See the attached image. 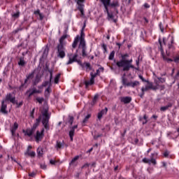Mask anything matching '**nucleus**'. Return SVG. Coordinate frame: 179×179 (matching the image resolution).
<instances>
[{
	"label": "nucleus",
	"instance_id": "1",
	"mask_svg": "<svg viewBox=\"0 0 179 179\" xmlns=\"http://www.w3.org/2000/svg\"><path fill=\"white\" fill-rule=\"evenodd\" d=\"M121 58L122 59L116 62V66H117L119 69L122 68L123 72H129L130 69H136V71H139V57L136 60V67L132 64V62H134V59L132 58L128 59V58H129V54L125 53L121 55Z\"/></svg>",
	"mask_w": 179,
	"mask_h": 179
},
{
	"label": "nucleus",
	"instance_id": "2",
	"mask_svg": "<svg viewBox=\"0 0 179 179\" xmlns=\"http://www.w3.org/2000/svg\"><path fill=\"white\" fill-rule=\"evenodd\" d=\"M78 50H81L82 57L84 58L87 57V53H86V51H87V47L86 46V40H85V32H83V28L81 30L80 36L77 35L74 38V41L72 43V48L73 49L76 48V47H78Z\"/></svg>",
	"mask_w": 179,
	"mask_h": 179
},
{
	"label": "nucleus",
	"instance_id": "3",
	"mask_svg": "<svg viewBox=\"0 0 179 179\" xmlns=\"http://www.w3.org/2000/svg\"><path fill=\"white\" fill-rule=\"evenodd\" d=\"M42 115V124L46 129V131H50V118H51V115L48 113V108H44L41 111Z\"/></svg>",
	"mask_w": 179,
	"mask_h": 179
},
{
	"label": "nucleus",
	"instance_id": "4",
	"mask_svg": "<svg viewBox=\"0 0 179 179\" xmlns=\"http://www.w3.org/2000/svg\"><path fill=\"white\" fill-rule=\"evenodd\" d=\"M156 159H157V153L154 152L151 154L150 159L148 158H144L143 159L142 162L143 163H145V164H153L154 166H156L157 164Z\"/></svg>",
	"mask_w": 179,
	"mask_h": 179
},
{
	"label": "nucleus",
	"instance_id": "5",
	"mask_svg": "<svg viewBox=\"0 0 179 179\" xmlns=\"http://www.w3.org/2000/svg\"><path fill=\"white\" fill-rule=\"evenodd\" d=\"M78 50L77 49L76 54L68 55L69 61L66 62V65H71L73 64V62H77L78 65H79V62H81L82 60L78 59Z\"/></svg>",
	"mask_w": 179,
	"mask_h": 179
},
{
	"label": "nucleus",
	"instance_id": "6",
	"mask_svg": "<svg viewBox=\"0 0 179 179\" xmlns=\"http://www.w3.org/2000/svg\"><path fill=\"white\" fill-rule=\"evenodd\" d=\"M57 57L64 59L65 58L66 54L65 53V47L64 45H57Z\"/></svg>",
	"mask_w": 179,
	"mask_h": 179
},
{
	"label": "nucleus",
	"instance_id": "7",
	"mask_svg": "<svg viewBox=\"0 0 179 179\" xmlns=\"http://www.w3.org/2000/svg\"><path fill=\"white\" fill-rule=\"evenodd\" d=\"M78 65L81 66L83 71H85L86 72H89L93 69L92 64L90 62H84L83 63L81 62H78Z\"/></svg>",
	"mask_w": 179,
	"mask_h": 179
},
{
	"label": "nucleus",
	"instance_id": "8",
	"mask_svg": "<svg viewBox=\"0 0 179 179\" xmlns=\"http://www.w3.org/2000/svg\"><path fill=\"white\" fill-rule=\"evenodd\" d=\"M128 80L126 78H122V83L123 86H127L130 87H136V86H139L140 83L139 81H134V82H129L127 83Z\"/></svg>",
	"mask_w": 179,
	"mask_h": 179
},
{
	"label": "nucleus",
	"instance_id": "9",
	"mask_svg": "<svg viewBox=\"0 0 179 179\" xmlns=\"http://www.w3.org/2000/svg\"><path fill=\"white\" fill-rule=\"evenodd\" d=\"M85 0H77L76 1L78 5L77 9L80 12L81 16H85Z\"/></svg>",
	"mask_w": 179,
	"mask_h": 179
},
{
	"label": "nucleus",
	"instance_id": "10",
	"mask_svg": "<svg viewBox=\"0 0 179 179\" xmlns=\"http://www.w3.org/2000/svg\"><path fill=\"white\" fill-rule=\"evenodd\" d=\"M100 2H101L103 6L105 3H108L107 8H108V6H111L112 8H118L120 6V3L118 1L111 3V0H100Z\"/></svg>",
	"mask_w": 179,
	"mask_h": 179
},
{
	"label": "nucleus",
	"instance_id": "11",
	"mask_svg": "<svg viewBox=\"0 0 179 179\" xmlns=\"http://www.w3.org/2000/svg\"><path fill=\"white\" fill-rule=\"evenodd\" d=\"M45 131V130L44 129V128H43L41 131H36L35 140H36V142H37V143H38V142H41V141H43V138H44Z\"/></svg>",
	"mask_w": 179,
	"mask_h": 179
},
{
	"label": "nucleus",
	"instance_id": "12",
	"mask_svg": "<svg viewBox=\"0 0 179 179\" xmlns=\"http://www.w3.org/2000/svg\"><path fill=\"white\" fill-rule=\"evenodd\" d=\"M40 93H41V91L34 87L32 90L29 89L27 90V92H25V96H27L28 99H30V97H31V96H33L34 94Z\"/></svg>",
	"mask_w": 179,
	"mask_h": 179
},
{
	"label": "nucleus",
	"instance_id": "13",
	"mask_svg": "<svg viewBox=\"0 0 179 179\" xmlns=\"http://www.w3.org/2000/svg\"><path fill=\"white\" fill-rule=\"evenodd\" d=\"M5 101H10V103H12V104H15L16 103V96H15L11 93L7 94V95L6 96V99L4 100V102Z\"/></svg>",
	"mask_w": 179,
	"mask_h": 179
},
{
	"label": "nucleus",
	"instance_id": "14",
	"mask_svg": "<svg viewBox=\"0 0 179 179\" xmlns=\"http://www.w3.org/2000/svg\"><path fill=\"white\" fill-rule=\"evenodd\" d=\"M108 5V3H104V13H107V19L108 20H112L113 19H114V14H113V13H110L108 10V8H107V6Z\"/></svg>",
	"mask_w": 179,
	"mask_h": 179
},
{
	"label": "nucleus",
	"instance_id": "15",
	"mask_svg": "<svg viewBox=\"0 0 179 179\" xmlns=\"http://www.w3.org/2000/svg\"><path fill=\"white\" fill-rule=\"evenodd\" d=\"M90 76H91L90 80L85 82V85L87 87L92 86V85H94V79H95L96 76H97L96 73H93V72H91Z\"/></svg>",
	"mask_w": 179,
	"mask_h": 179
},
{
	"label": "nucleus",
	"instance_id": "16",
	"mask_svg": "<svg viewBox=\"0 0 179 179\" xmlns=\"http://www.w3.org/2000/svg\"><path fill=\"white\" fill-rule=\"evenodd\" d=\"M78 124L74 125L71 128V130L69 131V135L70 136V139L71 142H73V136H75V129H77Z\"/></svg>",
	"mask_w": 179,
	"mask_h": 179
},
{
	"label": "nucleus",
	"instance_id": "17",
	"mask_svg": "<svg viewBox=\"0 0 179 179\" xmlns=\"http://www.w3.org/2000/svg\"><path fill=\"white\" fill-rule=\"evenodd\" d=\"M34 78V73H29L27 76V78L24 80V83L22 84L20 86V90H22V89H23V87H24V85H26V83H27L28 80H29V79H33Z\"/></svg>",
	"mask_w": 179,
	"mask_h": 179
},
{
	"label": "nucleus",
	"instance_id": "18",
	"mask_svg": "<svg viewBox=\"0 0 179 179\" xmlns=\"http://www.w3.org/2000/svg\"><path fill=\"white\" fill-rule=\"evenodd\" d=\"M121 103H124V104H129L131 101H132V97L131 96H122L120 97Z\"/></svg>",
	"mask_w": 179,
	"mask_h": 179
},
{
	"label": "nucleus",
	"instance_id": "19",
	"mask_svg": "<svg viewBox=\"0 0 179 179\" xmlns=\"http://www.w3.org/2000/svg\"><path fill=\"white\" fill-rule=\"evenodd\" d=\"M6 108H8V105L5 103V101H2L0 112L2 113V114H8V111L6 110Z\"/></svg>",
	"mask_w": 179,
	"mask_h": 179
},
{
	"label": "nucleus",
	"instance_id": "20",
	"mask_svg": "<svg viewBox=\"0 0 179 179\" xmlns=\"http://www.w3.org/2000/svg\"><path fill=\"white\" fill-rule=\"evenodd\" d=\"M108 111V108H105L104 109L101 110L99 113H98V115H97V117H98V120H101V118H103V115H106V114H107Z\"/></svg>",
	"mask_w": 179,
	"mask_h": 179
},
{
	"label": "nucleus",
	"instance_id": "21",
	"mask_svg": "<svg viewBox=\"0 0 179 179\" xmlns=\"http://www.w3.org/2000/svg\"><path fill=\"white\" fill-rule=\"evenodd\" d=\"M19 128V124L15 122L13 127L10 129L12 136H16V130Z\"/></svg>",
	"mask_w": 179,
	"mask_h": 179
},
{
	"label": "nucleus",
	"instance_id": "22",
	"mask_svg": "<svg viewBox=\"0 0 179 179\" xmlns=\"http://www.w3.org/2000/svg\"><path fill=\"white\" fill-rule=\"evenodd\" d=\"M36 152H37L38 157H43L44 155V148L41 147H38Z\"/></svg>",
	"mask_w": 179,
	"mask_h": 179
},
{
	"label": "nucleus",
	"instance_id": "23",
	"mask_svg": "<svg viewBox=\"0 0 179 179\" xmlns=\"http://www.w3.org/2000/svg\"><path fill=\"white\" fill-rule=\"evenodd\" d=\"M171 107H173V104L171 103H169L168 105L165 106H162L160 108V111H167V110H169V108H171Z\"/></svg>",
	"mask_w": 179,
	"mask_h": 179
},
{
	"label": "nucleus",
	"instance_id": "24",
	"mask_svg": "<svg viewBox=\"0 0 179 179\" xmlns=\"http://www.w3.org/2000/svg\"><path fill=\"white\" fill-rule=\"evenodd\" d=\"M62 146H64V141L61 142L59 141H57L56 145H55V148L57 150H59V149H62Z\"/></svg>",
	"mask_w": 179,
	"mask_h": 179
},
{
	"label": "nucleus",
	"instance_id": "25",
	"mask_svg": "<svg viewBox=\"0 0 179 179\" xmlns=\"http://www.w3.org/2000/svg\"><path fill=\"white\" fill-rule=\"evenodd\" d=\"M145 83H148V85H147V86L152 90H157V87L154 86L153 83L149 82V80H147V82H145Z\"/></svg>",
	"mask_w": 179,
	"mask_h": 179
},
{
	"label": "nucleus",
	"instance_id": "26",
	"mask_svg": "<svg viewBox=\"0 0 179 179\" xmlns=\"http://www.w3.org/2000/svg\"><path fill=\"white\" fill-rule=\"evenodd\" d=\"M139 121H141L143 122V125H145V124H148V115H144L143 117H140Z\"/></svg>",
	"mask_w": 179,
	"mask_h": 179
},
{
	"label": "nucleus",
	"instance_id": "27",
	"mask_svg": "<svg viewBox=\"0 0 179 179\" xmlns=\"http://www.w3.org/2000/svg\"><path fill=\"white\" fill-rule=\"evenodd\" d=\"M18 65L20 66H24V65H26V62L24 61V57L20 58V61L18 62Z\"/></svg>",
	"mask_w": 179,
	"mask_h": 179
},
{
	"label": "nucleus",
	"instance_id": "28",
	"mask_svg": "<svg viewBox=\"0 0 179 179\" xmlns=\"http://www.w3.org/2000/svg\"><path fill=\"white\" fill-rule=\"evenodd\" d=\"M79 155H77L75 158L72 159L69 163V166H75V163L76 162V160H79Z\"/></svg>",
	"mask_w": 179,
	"mask_h": 179
},
{
	"label": "nucleus",
	"instance_id": "29",
	"mask_svg": "<svg viewBox=\"0 0 179 179\" xmlns=\"http://www.w3.org/2000/svg\"><path fill=\"white\" fill-rule=\"evenodd\" d=\"M40 82H41V78H40V76H36L34 81V86H37V85H38Z\"/></svg>",
	"mask_w": 179,
	"mask_h": 179
},
{
	"label": "nucleus",
	"instance_id": "30",
	"mask_svg": "<svg viewBox=\"0 0 179 179\" xmlns=\"http://www.w3.org/2000/svg\"><path fill=\"white\" fill-rule=\"evenodd\" d=\"M66 37H68V35L65 34L63 35L60 39H59V44H58V45H64V40H65V38H66Z\"/></svg>",
	"mask_w": 179,
	"mask_h": 179
},
{
	"label": "nucleus",
	"instance_id": "31",
	"mask_svg": "<svg viewBox=\"0 0 179 179\" xmlns=\"http://www.w3.org/2000/svg\"><path fill=\"white\" fill-rule=\"evenodd\" d=\"M159 51H161V54L163 57V55H164V50H163V45H162V41L160 40V38L159 39Z\"/></svg>",
	"mask_w": 179,
	"mask_h": 179
},
{
	"label": "nucleus",
	"instance_id": "32",
	"mask_svg": "<svg viewBox=\"0 0 179 179\" xmlns=\"http://www.w3.org/2000/svg\"><path fill=\"white\" fill-rule=\"evenodd\" d=\"M173 44H174V39L173 38L171 39V43H169L168 45V48L169 50H172V51H174V45H173Z\"/></svg>",
	"mask_w": 179,
	"mask_h": 179
},
{
	"label": "nucleus",
	"instance_id": "33",
	"mask_svg": "<svg viewBox=\"0 0 179 179\" xmlns=\"http://www.w3.org/2000/svg\"><path fill=\"white\" fill-rule=\"evenodd\" d=\"M12 17H13L14 20H16V19H19V17H20V12L17 11V13L13 14Z\"/></svg>",
	"mask_w": 179,
	"mask_h": 179
},
{
	"label": "nucleus",
	"instance_id": "34",
	"mask_svg": "<svg viewBox=\"0 0 179 179\" xmlns=\"http://www.w3.org/2000/svg\"><path fill=\"white\" fill-rule=\"evenodd\" d=\"M34 131L31 129H27V131H25V135H27V136H31L34 134Z\"/></svg>",
	"mask_w": 179,
	"mask_h": 179
},
{
	"label": "nucleus",
	"instance_id": "35",
	"mask_svg": "<svg viewBox=\"0 0 179 179\" xmlns=\"http://www.w3.org/2000/svg\"><path fill=\"white\" fill-rule=\"evenodd\" d=\"M115 55V51L113 50L109 55V57H108L109 61H113V59H114Z\"/></svg>",
	"mask_w": 179,
	"mask_h": 179
},
{
	"label": "nucleus",
	"instance_id": "36",
	"mask_svg": "<svg viewBox=\"0 0 179 179\" xmlns=\"http://www.w3.org/2000/svg\"><path fill=\"white\" fill-rule=\"evenodd\" d=\"M61 78V73H58L55 77V83L57 85L59 82V79Z\"/></svg>",
	"mask_w": 179,
	"mask_h": 179
},
{
	"label": "nucleus",
	"instance_id": "37",
	"mask_svg": "<svg viewBox=\"0 0 179 179\" xmlns=\"http://www.w3.org/2000/svg\"><path fill=\"white\" fill-rule=\"evenodd\" d=\"M25 155H28V156H30V157H36V152L31 151L29 152L27 151Z\"/></svg>",
	"mask_w": 179,
	"mask_h": 179
},
{
	"label": "nucleus",
	"instance_id": "38",
	"mask_svg": "<svg viewBox=\"0 0 179 179\" xmlns=\"http://www.w3.org/2000/svg\"><path fill=\"white\" fill-rule=\"evenodd\" d=\"M91 115H87L84 120H83V125H85L86 124V122H87V121H89V118H90Z\"/></svg>",
	"mask_w": 179,
	"mask_h": 179
},
{
	"label": "nucleus",
	"instance_id": "39",
	"mask_svg": "<svg viewBox=\"0 0 179 179\" xmlns=\"http://www.w3.org/2000/svg\"><path fill=\"white\" fill-rule=\"evenodd\" d=\"M51 86H52V84H50V85H48V87H47V89L45 90V94H47V93H48V94H50V93H51Z\"/></svg>",
	"mask_w": 179,
	"mask_h": 179
},
{
	"label": "nucleus",
	"instance_id": "40",
	"mask_svg": "<svg viewBox=\"0 0 179 179\" xmlns=\"http://www.w3.org/2000/svg\"><path fill=\"white\" fill-rule=\"evenodd\" d=\"M99 99V94H95L93 99H92L93 104H96V103H97V99Z\"/></svg>",
	"mask_w": 179,
	"mask_h": 179
},
{
	"label": "nucleus",
	"instance_id": "41",
	"mask_svg": "<svg viewBox=\"0 0 179 179\" xmlns=\"http://www.w3.org/2000/svg\"><path fill=\"white\" fill-rule=\"evenodd\" d=\"M49 85H51V82L50 81H44L42 83V85L43 87H47V86H49Z\"/></svg>",
	"mask_w": 179,
	"mask_h": 179
},
{
	"label": "nucleus",
	"instance_id": "42",
	"mask_svg": "<svg viewBox=\"0 0 179 179\" xmlns=\"http://www.w3.org/2000/svg\"><path fill=\"white\" fill-rule=\"evenodd\" d=\"M57 163H59V160H53V159L50 160V164H52V166H55Z\"/></svg>",
	"mask_w": 179,
	"mask_h": 179
},
{
	"label": "nucleus",
	"instance_id": "43",
	"mask_svg": "<svg viewBox=\"0 0 179 179\" xmlns=\"http://www.w3.org/2000/svg\"><path fill=\"white\" fill-rule=\"evenodd\" d=\"M40 167L42 170H47V164H45V163H41Z\"/></svg>",
	"mask_w": 179,
	"mask_h": 179
},
{
	"label": "nucleus",
	"instance_id": "44",
	"mask_svg": "<svg viewBox=\"0 0 179 179\" xmlns=\"http://www.w3.org/2000/svg\"><path fill=\"white\" fill-rule=\"evenodd\" d=\"M36 101H38V103H39V104H43V101H44V98L38 97L36 98Z\"/></svg>",
	"mask_w": 179,
	"mask_h": 179
},
{
	"label": "nucleus",
	"instance_id": "45",
	"mask_svg": "<svg viewBox=\"0 0 179 179\" xmlns=\"http://www.w3.org/2000/svg\"><path fill=\"white\" fill-rule=\"evenodd\" d=\"M36 111V108H34L32 110L30 113V117L31 118L34 119V112Z\"/></svg>",
	"mask_w": 179,
	"mask_h": 179
},
{
	"label": "nucleus",
	"instance_id": "46",
	"mask_svg": "<svg viewBox=\"0 0 179 179\" xmlns=\"http://www.w3.org/2000/svg\"><path fill=\"white\" fill-rule=\"evenodd\" d=\"M150 90L148 86H145V87H142L141 88V91L143 92V93H145V92H148V90Z\"/></svg>",
	"mask_w": 179,
	"mask_h": 179
},
{
	"label": "nucleus",
	"instance_id": "47",
	"mask_svg": "<svg viewBox=\"0 0 179 179\" xmlns=\"http://www.w3.org/2000/svg\"><path fill=\"white\" fill-rule=\"evenodd\" d=\"M38 125H40V124H37V123H34V124H33V127H32V128H31V130L34 131V130H36V129H37V127H38Z\"/></svg>",
	"mask_w": 179,
	"mask_h": 179
},
{
	"label": "nucleus",
	"instance_id": "48",
	"mask_svg": "<svg viewBox=\"0 0 179 179\" xmlns=\"http://www.w3.org/2000/svg\"><path fill=\"white\" fill-rule=\"evenodd\" d=\"M36 124H38V125H40V122H41V115H40L36 120Z\"/></svg>",
	"mask_w": 179,
	"mask_h": 179
},
{
	"label": "nucleus",
	"instance_id": "49",
	"mask_svg": "<svg viewBox=\"0 0 179 179\" xmlns=\"http://www.w3.org/2000/svg\"><path fill=\"white\" fill-rule=\"evenodd\" d=\"M157 79H158V80H159V82H161V83H164V82H166V78H163L162 77H158Z\"/></svg>",
	"mask_w": 179,
	"mask_h": 179
},
{
	"label": "nucleus",
	"instance_id": "50",
	"mask_svg": "<svg viewBox=\"0 0 179 179\" xmlns=\"http://www.w3.org/2000/svg\"><path fill=\"white\" fill-rule=\"evenodd\" d=\"M15 104L17 106V108H19V107H22V106H23V101L21 102H15Z\"/></svg>",
	"mask_w": 179,
	"mask_h": 179
},
{
	"label": "nucleus",
	"instance_id": "51",
	"mask_svg": "<svg viewBox=\"0 0 179 179\" xmlns=\"http://www.w3.org/2000/svg\"><path fill=\"white\" fill-rule=\"evenodd\" d=\"M69 124H70V125H72V124H73V117L71 116L69 120Z\"/></svg>",
	"mask_w": 179,
	"mask_h": 179
},
{
	"label": "nucleus",
	"instance_id": "52",
	"mask_svg": "<svg viewBox=\"0 0 179 179\" xmlns=\"http://www.w3.org/2000/svg\"><path fill=\"white\" fill-rule=\"evenodd\" d=\"M48 72L50 73V83L52 82V70H48Z\"/></svg>",
	"mask_w": 179,
	"mask_h": 179
},
{
	"label": "nucleus",
	"instance_id": "53",
	"mask_svg": "<svg viewBox=\"0 0 179 179\" xmlns=\"http://www.w3.org/2000/svg\"><path fill=\"white\" fill-rule=\"evenodd\" d=\"M37 173H36V172H31V173H29V177H32V178H34V177H36V175Z\"/></svg>",
	"mask_w": 179,
	"mask_h": 179
},
{
	"label": "nucleus",
	"instance_id": "54",
	"mask_svg": "<svg viewBox=\"0 0 179 179\" xmlns=\"http://www.w3.org/2000/svg\"><path fill=\"white\" fill-rule=\"evenodd\" d=\"M102 48L104 50L103 52H107V45L106 44L102 45Z\"/></svg>",
	"mask_w": 179,
	"mask_h": 179
},
{
	"label": "nucleus",
	"instance_id": "55",
	"mask_svg": "<svg viewBox=\"0 0 179 179\" xmlns=\"http://www.w3.org/2000/svg\"><path fill=\"white\" fill-rule=\"evenodd\" d=\"M169 155H170V152H169V151H165L164 152V157H169Z\"/></svg>",
	"mask_w": 179,
	"mask_h": 179
},
{
	"label": "nucleus",
	"instance_id": "56",
	"mask_svg": "<svg viewBox=\"0 0 179 179\" xmlns=\"http://www.w3.org/2000/svg\"><path fill=\"white\" fill-rule=\"evenodd\" d=\"M143 20H144V24H148V23H149V20H148V18H146L145 17H143Z\"/></svg>",
	"mask_w": 179,
	"mask_h": 179
},
{
	"label": "nucleus",
	"instance_id": "57",
	"mask_svg": "<svg viewBox=\"0 0 179 179\" xmlns=\"http://www.w3.org/2000/svg\"><path fill=\"white\" fill-rule=\"evenodd\" d=\"M143 6L145 8V9H149V8H150V5H149L148 3H145Z\"/></svg>",
	"mask_w": 179,
	"mask_h": 179
},
{
	"label": "nucleus",
	"instance_id": "58",
	"mask_svg": "<svg viewBox=\"0 0 179 179\" xmlns=\"http://www.w3.org/2000/svg\"><path fill=\"white\" fill-rule=\"evenodd\" d=\"M41 13H40V10L39 9H38L37 10H36V11H34V15H40Z\"/></svg>",
	"mask_w": 179,
	"mask_h": 179
},
{
	"label": "nucleus",
	"instance_id": "59",
	"mask_svg": "<svg viewBox=\"0 0 179 179\" xmlns=\"http://www.w3.org/2000/svg\"><path fill=\"white\" fill-rule=\"evenodd\" d=\"M125 134H127V129L124 130V132L121 134L122 138H124L125 136Z\"/></svg>",
	"mask_w": 179,
	"mask_h": 179
},
{
	"label": "nucleus",
	"instance_id": "60",
	"mask_svg": "<svg viewBox=\"0 0 179 179\" xmlns=\"http://www.w3.org/2000/svg\"><path fill=\"white\" fill-rule=\"evenodd\" d=\"M101 136V134H98V135H94V139H99Z\"/></svg>",
	"mask_w": 179,
	"mask_h": 179
},
{
	"label": "nucleus",
	"instance_id": "61",
	"mask_svg": "<svg viewBox=\"0 0 179 179\" xmlns=\"http://www.w3.org/2000/svg\"><path fill=\"white\" fill-rule=\"evenodd\" d=\"M139 78L142 80V82H147V80L142 76H139Z\"/></svg>",
	"mask_w": 179,
	"mask_h": 179
},
{
	"label": "nucleus",
	"instance_id": "62",
	"mask_svg": "<svg viewBox=\"0 0 179 179\" xmlns=\"http://www.w3.org/2000/svg\"><path fill=\"white\" fill-rule=\"evenodd\" d=\"M139 143V139L135 138V139H134V143H135V145H137V143Z\"/></svg>",
	"mask_w": 179,
	"mask_h": 179
},
{
	"label": "nucleus",
	"instance_id": "63",
	"mask_svg": "<svg viewBox=\"0 0 179 179\" xmlns=\"http://www.w3.org/2000/svg\"><path fill=\"white\" fill-rule=\"evenodd\" d=\"M39 17H40V20H43V19H44V16H43V14H42V13H41V14L39 15Z\"/></svg>",
	"mask_w": 179,
	"mask_h": 179
},
{
	"label": "nucleus",
	"instance_id": "64",
	"mask_svg": "<svg viewBox=\"0 0 179 179\" xmlns=\"http://www.w3.org/2000/svg\"><path fill=\"white\" fill-rule=\"evenodd\" d=\"M152 118H154V120H157V115H153L152 116Z\"/></svg>",
	"mask_w": 179,
	"mask_h": 179
}]
</instances>
